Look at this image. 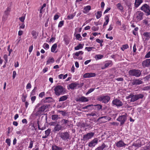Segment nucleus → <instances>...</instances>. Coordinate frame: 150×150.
<instances>
[{
	"instance_id": "nucleus-1",
	"label": "nucleus",
	"mask_w": 150,
	"mask_h": 150,
	"mask_svg": "<svg viewBox=\"0 0 150 150\" xmlns=\"http://www.w3.org/2000/svg\"><path fill=\"white\" fill-rule=\"evenodd\" d=\"M54 90L55 94L57 96L64 94L66 93L67 91L66 89L61 85L56 86L54 88Z\"/></svg>"
},
{
	"instance_id": "nucleus-2",
	"label": "nucleus",
	"mask_w": 150,
	"mask_h": 150,
	"mask_svg": "<svg viewBox=\"0 0 150 150\" xmlns=\"http://www.w3.org/2000/svg\"><path fill=\"white\" fill-rule=\"evenodd\" d=\"M129 75L136 77H139L141 74V71L139 69H132L130 70L128 72Z\"/></svg>"
},
{
	"instance_id": "nucleus-3",
	"label": "nucleus",
	"mask_w": 150,
	"mask_h": 150,
	"mask_svg": "<svg viewBox=\"0 0 150 150\" xmlns=\"http://www.w3.org/2000/svg\"><path fill=\"white\" fill-rule=\"evenodd\" d=\"M140 9L144 11L146 14V15H150V6L146 4H145L141 7Z\"/></svg>"
},
{
	"instance_id": "nucleus-4",
	"label": "nucleus",
	"mask_w": 150,
	"mask_h": 150,
	"mask_svg": "<svg viewBox=\"0 0 150 150\" xmlns=\"http://www.w3.org/2000/svg\"><path fill=\"white\" fill-rule=\"evenodd\" d=\"M127 114L125 113V115L119 116L117 119V120L120 122V126L124 125L127 119Z\"/></svg>"
},
{
	"instance_id": "nucleus-5",
	"label": "nucleus",
	"mask_w": 150,
	"mask_h": 150,
	"mask_svg": "<svg viewBox=\"0 0 150 150\" xmlns=\"http://www.w3.org/2000/svg\"><path fill=\"white\" fill-rule=\"evenodd\" d=\"M110 99V97L109 96H98L97 100L99 101H102V102L105 103H107Z\"/></svg>"
},
{
	"instance_id": "nucleus-6",
	"label": "nucleus",
	"mask_w": 150,
	"mask_h": 150,
	"mask_svg": "<svg viewBox=\"0 0 150 150\" xmlns=\"http://www.w3.org/2000/svg\"><path fill=\"white\" fill-rule=\"evenodd\" d=\"M94 133L93 132H89L83 135L82 140L84 141H87L91 139L93 136Z\"/></svg>"
},
{
	"instance_id": "nucleus-7",
	"label": "nucleus",
	"mask_w": 150,
	"mask_h": 150,
	"mask_svg": "<svg viewBox=\"0 0 150 150\" xmlns=\"http://www.w3.org/2000/svg\"><path fill=\"white\" fill-rule=\"evenodd\" d=\"M58 134L59 135V137L64 140H66L69 139V134L67 132H59Z\"/></svg>"
},
{
	"instance_id": "nucleus-8",
	"label": "nucleus",
	"mask_w": 150,
	"mask_h": 150,
	"mask_svg": "<svg viewBox=\"0 0 150 150\" xmlns=\"http://www.w3.org/2000/svg\"><path fill=\"white\" fill-rule=\"evenodd\" d=\"M44 107L42 106L40 107L38 109L37 111L35 113V115L36 116H39L40 117L41 115L43 114L45 112V110Z\"/></svg>"
},
{
	"instance_id": "nucleus-9",
	"label": "nucleus",
	"mask_w": 150,
	"mask_h": 150,
	"mask_svg": "<svg viewBox=\"0 0 150 150\" xmlns=\"http://www.w3.org/2000/svg\"><path fill=\"white\" fill-rule=\"evenodd\" d=\"M11 10L10 7H8L6 9V10L4 12V15L3 17V20L6 21L8 18V16Z\"/></svg>"
},
{
	"instance_id": "nucleus-10",
	"label": "nucleus",
	"mask_w": 150,
	"mask_h": 150,
	"mask_svg": "<svg viewBox=\"0 0 150 150\" xmlns=\"http://www.w3.org/2000/svg\"><path fill=\"white\" fill-rule=\"evenodd\" d=\"M137 15L136 18L138 21H140L143 19V17L144 13L141 11H137L136 13Z\"/></svg>"
},
{
	"instance_id": "nucleus-11",
	"label": "nucleus",
	"mask_w": 150,
	"mask_h": 150,
	"mask_svg": "<svg viewBox=\"0 0 150 150\" xmlns=\"http://www.w3.org/2000/svg\"><path fill=\"white\" fill-rule=\"evenodd\" d=\"M112 103L117 107L121 106L123 105L122 103L120 100L117 99L113 100L112 101Z\"/></svg>"
},
{
	"instance_id": "nucleus-12",
	"label": "nucleus",
	"mask_w": 150,
	"mask_h": 150,
	"mask_svg": "<svg viewBox=\"0 0 150 150\" xmlns=\"http://www.w3.org/2000/svg\"><path fill=\"white\" fill-rule=\"evenodd\" d=\"M97 138H95L89 143L88 146L90 147H94L98 142Z\"/></svg>"
},
{
	"instance_id": "nucleus-13",
	"label": "nucleus",
	"mask_w": 150,
	"mask_h": 150,
	"mask_svg": "<svg viewBox=\"0 0 150 150\" xmlns=\"http://www.w3.org/2000/svg\"><path fill=\"white\" fill-rule=\"evenodd\" d=\"M142 83L143 82L141 80L136 79L133 80L132 82L131 83V84L132 86H134L139 85Z\"/></svg>"
},
{
	"instance_id": "nucleus-14",
	"label": "nucleus",
	"mask_w": 150,
	"mask_h": 150,
	"mask_svg": "<svg viewBox=\"0 0 150 150\" xmlns=\"http://www.w3.org/2000/svg\"><path fill=\"white\" fill-rule=\"evenodd\" d=\"M96 75V74L94 73H86L83 75V77L84 78H90L94 77Z\"/></svg>"
},
{
	"instance_id": "nucleus-15",
	"label": "nucleus",
	"mask_w": 150,
	"mask_h": 150,
	"mask_svg": "<svg viewBox=\"0 0 150 150\" xmlns=\"http://www.w3.org/2000/svg\"><path fill=\"white\" fill-rule=\"evenodd\" d=\"M126 144H125L123 141L120 140L116 143V146L118 147H125Z\"/></svg>"
},
{
	"instance_id": "nucleus-16",
	"label": "nucleus",
	"mask_w": 150,
	"mask_h": 150,
	"mask_svg": "<svg viewBox=\"0 0 150 150\" xmlns=\"http://www.w3.org/2000/svg\"><path fill=\"white\" fill-rule=\"evenodd\" d=\"M142 145V143L140 140H137L135 142L133 143L132 146H134L135 147L138 148L141 147Z\"/></svg>"
},
{
	"instance_id": "nucleus-17",
	"label": "nucleus",
	"mask_w": 150,
	"mask_h": 150,
	"mask_svg": "<svg viewBox=\"0 0 150 150\" xmlns=\"http://www.w3.org/2000/svg\"><path fill=\"white\" fill-rule=\"evenodd\" d=\"M77 101H81L82 102H88V98L84 96H81L78 99H77L76 100Z\"/></svg>"
},
{
	"instance_id": "nucleus-18",
	"label": "nucleus",
	"mask_w": 150,
	"mask_h": 150,
	"mask_svg": "<svg viewBox=\"0 0 150 150\" xmlns=\"http://www.w3.org/2000/svg\"><path fill=\"white\" fill-rule=\"evenodd\" d=\"M142 64L145 67H148L150 65V59H147L143 62Z\"/></svg>"
},
{
	"instance_id": "nucleus-19",
	"label": "nucleus",
	"mask_w": 150,
	"mask_h": 150,
	"mask_svg": "<svg viewBox=\"0 0 150 150\" xmlns=\"http://www.w3.org/2000/svg\"><path fill=\"white\" fill-rule=\"evenodd\" d=\"M79 85V84L76 83H72L69 85L70 88L74 90L76 88V86Z\"/></svg>"
},
{
	"instance_id": "nucleus-20",
	"label": "nucleus",
	"mask_w": 150,
	"mask_h": 150,
	"mask_svg": "<svg viewBox=\"0 0 150 150\" xmlns=\"http://www.w3.org/2000/svg\"><path fill=\"white\" fill-rule=\"evenodd\" d=\"M53 99L51 97H47L45 98L42 100L43 102L45 103H50L53 101Z\"/></svg>"
},
{
	"instance_id": "nucleus-21",
	"label": "nucleus",
	"mask_w": 150,
	"mask_h": 150,
	"mask_svg": "<svg viewBox=\"0 0 150 150\" xmlns=\"http://www.w3.org/2000/svg\"><path fill=\"white\" fill-rule=\"evenodd\" d=\"M144 97V95L142 94H139L135 95V98L133 101H136L139 99L142 98Z\"/></svg>"
},
{
	"instance_id": "nucleus-22",
	"label": "nucleus",
	"mask_w": 150,
	"mask_h": 150,
	"mask_svg": "<svg viewBox=\"0 0 150 150\" xmlns=\"http://www.w3.org/2000/svg\"><path fill=\"white\" fill-rule=\"evenodd\" d=\"M62 126L60 125L59 124H57L55 127L54 129V132L56 131H59L61 130L62 129Z\"/></svg>"
},
{
	"instance_id": "nucleus-23",
	"label": "nucleus",
	"mask_w": 150,
	"mask_h": 150,
	"mask_svg": "<svg viewBox=\"0 0 150 150\" xmlns=\"http://www.w3.org/2000/svg\"><path fill=\"white\" fill-rule=\"evenodd\" d=\"M143 2V0H135L134 3V6L135 7L137 8Z\"/></svg>"
},
{
	"instance_id": "nucleus-24",
	"label": "nucleus",
	"mask_w": 150,
	"mask_h": 150,
	"mask_svg": "<svg viewBox=\"0 0 150 150\" xmlns=\"http://www.w3.org/2000/svg\"><path fill=\"white\" fill-rule=\"evenodd\" d=\"M143 35L146 38L145 40H148L150 38V33L145 32L143 33Z\"/></svg>"
},
{
	"instance_id": "nucleus-25",
	"label": "nucleus",
	"mask_w": 150,
	"mask_h": 150,
	"mask_svg": "<svg viewBox=\"0 0 150 150\" xmlns=\"http://www.w3.org/2000/svg\"><path fill=\"white\" fill-rule=\"evenodd\" d=\"M91 9V7L90 6H88L85 7L84 8V11L83 12L85 13H87L89 10Z\"/></svg>"
},
{
	"instance_id": "nucleus-26",
	"label": "nucleus",
	"mask_w": 150,
	"mask_h": 150,
	"mask_svg": "<svg viewBox=\"0 0 150 150\" xmlns=\"http://www.w3.org/2000/svg\"><path fill=\"white\" fill-rule=\"evenodd\" d=\"M107 116H102L98 118V120H100V119H103L101 122H106V120L108 119H107Z\"/></svg>"
},
{
	"instance_id": "nucleus-27",
	"label": "nucleus",
	"mask_w": 150,
	"mask_h": 150,
	"mask_svg": "<svg viewBox=\"0 0 150 150\" xmlns=\"http://www.w3.org/2000/svg\"><path fill=\"white\" fill-rule=\"evenodd\" d=\"M52 150H62V148L56 145H53L52 146Z\"/></svg>"
},
{
	"instance_id": "nucleus-28",
	"label": "nucleus",
	"mask_w": 150,
	"mask_h": 150,
	"mask_svg": "<svg viewBox=\"0 0 150 150\" xmlns=\"http://www.w3.org/2000/svg\"><path fill=\"white\" fill-rule=\"evenodd\" d=\"M69 121L66 119H63L61 120V122L62 123V125H65L67 124V126H69L70 125H68V122Z\"/></svg>"
},
{
	"instance_id": "nucleus-29",
	"label": "nucleus",
	"mask_w": 150,
	"mask_h": 150,
	"mask_svg": "<svg viewBox=\"0 0 150 150\" xmlns=\"http://www.w3.org/2000/svg\"><path fill=\"white\" fill-rule=\"evenodd\" d=\"M68 98V97L67 96H63L60 98L59 99V102H61L65 101L67 100Z\"/></svg>"
},
{
	"instance_id": "nucleus-30",
	"label": "nucleus",
	"mask_w": 150,
	"mask_h": 150,
	"mask_svg": "<svg viewBox=\"0 0 150 150\" xmlns=\"http://www.w3.org/2000/svg\"><path fill=\"white\" fill-rule=\"evenodd\" d=\"M106 146V145L104 143H103L101 146L96 148L95 150H103Z\"/></svg>"
},
{
	"instance_id": "nucleus-31",
	"label": "nucleus",
	"mask_w": 150,
	"mask_h": 150,
	"mask_svg": "<svg viewBox=\"0 0 150 150\" xmlns=\"http://www.w3.org/2000/svg\"><path fill=\"white\" fill-rule=\"evenodd\" d=\"M105 21L103 25V27L107 25L109 21V18L108 16H106L105 17Z\"/></svg>"
},
{
	"instance_id": "nucleus-32",
	"label": "nucleus",
	"mask_w": 150,
	"mask_h": 150,
	"mask_svg": "<svg viewBox=\"0 0 150 150\" xmlns=\"http://www.w3.org/2000/svg\"><path fill=\"white\" fill-rule=\"evenodd\" d=\"M57 47V44L56 43L54 44L52 47L51 51L52 52H54L56 50Z\"/></svg>"
},
{
	"instance_id": "nucleus-33",
	"label": "nucleus",
	"mask_w": 150,
	"mask_h": 150,
	"mask_svg": "<svg viewBox=\"0 0 150 150\" xmlns=\"http://www.w3.org/2000/svg\"><path fill=\"white\" fill-rule=\"evenodd\" d=\"M54 62V60L53 57H50L47 62L46 64H48L50 63H53Z\"/></svg>"
},
{
	"instance_id": "nucleus-34",
	"label": "nucleus",
	"mask_w": 150,
	"mask_h": 150,
	"mask_svg": "<svg viewBox=\"0 0 150 150\" xmlns=\"http://www.w3.org/2000/svg\"><path fill=\"white\" fill-rule=\"evenodd\" d=\"M36 34L37 33L35 30H33L32 31L31 34L33 36V38L35 39H36L37 38Z\"/></svg>"
},
{
	"instance_id": "nucleus-35",
	"label": "nucleus",
	"mask_w": 150,
	"mask_h": 150,
	"mask_svg": "<svg viewBox=\"0 0 150 150\" xmlns=\"http://www.w3.org/2000/svg\"><path fill=\"white\" fill-rule=\"evenodd\" d=\"M51 117L52 120H57L58 118V115H52Z\"/></svg>"
},
{
	"instance_id": "nucleus-36",
	"label": "nucleus",
	"mask_w": 150,
	"mask_h": 150,
	"mask_svg": "<svg viewBox=\"0 0 150 150\" xmlns=\"http://www.w3.org/2000/svg\"><path fill=\"white\" fill-rule=\"evenodd\" d=\"M103 57V56L102 55L97 54L95 56V58L96 60L101 59Z\"/></svg>"
},
{
	"instance_id": "nucleus-37",
	"label": "nucleus",
	"mask_w": 150,
	"mask_h": 150,
	"mask_svg": "<svg viewBox=\"0 0 150 150\" xmlns=\"http://www.w3.org/2000/svg\"><path fill=\"white\" fill-rule=\"evenodd\" d=\"M83 47L82 45L81 44H79L78 45L75 47L74 48L75 50H78L80 49H82Z\"/></svg>"
},
{
	"instance_id": "nucleus-38",
	"label": "nucleus",
	"mask_w": 150,
	"mask_h": 150,
	"mask_svg": "<svg viewBox=\"0 0 150 150\" xmlns=\"http://www.w3.org/2000/svg\"><path fill=\"white\" fill-rule=\"evenodd\" d=\"M129 97L130 98H131L130 100V101L132 102H134L135 101H133L134 100V99L135 98V95L132 94V93H131L129 95Z\"/></svg>"
},
{
	"instance_id": "nucleus-39",
	"label": "nucleus",
	"mask_w": 150,
	"mask_h": 150,
	"mask_svg": "<svg viewBox=\"0 0 150 150\" xmlns=\"http://www.w3.org/2000/svg\"><path fill=\"white\" fill-rule=\"evenodd\" d=\"M117 7L120 11L123 10V6L120 3H118L117 5Z\"/></svg>"
},
{
	"instance_id": "nucleus-40",
	"label": "nucleus",
	"mask_w": 150,
	"mask_h": 150,
	"mask_svg": "<svg viewBox=\"0 0 150 150\" xmlns=\"http://www.w3.org/2000/svg\"><path fill=\"white\" fill-rule=\"evenodd\" d=\"M102 12L101 11H98L96 15V17L97 19L100 18L101 16Z\"/></svg>"
},
{
	"instance_id": "nucleus-41",
	"label": "nucleus",
	"mask_w": 150,
	"mask_h": 150,
	"mask_svg": "<svg viewBox=\"0 0 150 150\" xmlns=\"http://www.w3.org/2000/svg\"><path fill=\"white\" fill-rule=\"evenodd\" d=\"M51 129H48L47 130H46L45 131V134L48 137L49 135L50 132H51Z\"/></svg>"
},
{
	"instance_id": "nucleus-42",
	"label": "nucleus",
	"mask_w": 150,
	"mask_h": 150,
	"mask_svg": "<svg viewBox=\"0 0 150 150\" xmlns=\"http://www.w3.org/2000/svg\"><path fill=\"white\" fill-rule=\"evenodd\" d=\"M76 37L77 40H81L82 38L81 37L80 34H77L76 35Z\"/></svg>"
},
{
	"instance_id": "nucleus-43",
	"label": "nucleus",
	"mask_w": 150,
	"mask_h": 150,
	"mask_svg": "<svg viewBox=\"0 0 150 150\" xmlns=\"http://www.w3.org/2000/svg\"><path fill=\"white\" fill-rule=\"evenodd\" d=\"M128 47L129 46L128 45L126 44L124 45H122V47L121 48V49L122 50L124 51L125 49H127Z\"/></svg>"
},
{
	"instance_id": "nucleus-44",
	"label": "nucleus",
	"mask_w": 150,
	"mask_h": 150,
	"mask_svg": "<svg viewBox=\"0 0 150 150\" xmlns=\"http://www.w3.org/2000/svg\"><path fill=\"white\" fill-rule=\"evenodd\" d=\"M83 52L82 51H80L78 52H76L75 53V55L77 57H78L79 54H83Z\"/></svg>"
},
{
	"instance_id": "nucleus-45",
	"label": "nucleus",
	"mask_w": 150,
	"mask_h": 150,
	"mask_svg": "<svg viewBox=\"0 0 150 150\" xmlns=\"http://www.w3.org/2000/svg\"><path fill=\"white\" fill-rule=\"evenodd\" d=\"M95 88H90L88 91L86 93V95H87L89 94L90 93H91L92 92H93Z\"/></svg>"
},
{
	"instance_id": "nucleus-46",
	"label": "nucleus",
	"mask_w": 150,
	"mask_h": 150,
	"mask_svg": "<svg viewBox=\"0 0 150 150\" xmlns=\"http://www.w3.org/2000/svg\"><path fill=\"white\" fill-rule=\"evenodd\" d=\"M34 142V141H33L32 140H31L30 141L29 145L28 147V148L31 149L32 148L33 146V142Z\"/></svg>"
},
{
	"instance_id": "nucleus-47",
	"label": "nucleus",
	"mask_w": 150,
	"mask_h": 150,
	"mask_svg": "<svg viewBox=\"0 0 150 150\" xmlns=\"http://www.w3.org/2000/svg\"><path fill=\"white\" fill-rule=\"evenodd\" d=\"M93 106V104L89 105H87L86 106H85L84 107H83L82 108L83 109H89V107H90L91 106Z\"/></svg>"
},
{
	"instance_id": "nucleus-48",
	"label": "nucleus",
	"mask_w": 150,
	"mask_h": 150,
	"mask_svg": "<svg viewBox=\"0 0 150 150\" xmlns=\"http://www.w3.org/2000/svg\"><path fill=\"white\" fill-rule=\"evenodd\" d=\"M26 15V14H25L24 15V16L21 17H20L19 18V20L22 22H24V20L25 19V16Z\"/></svg>"
},
{
	"instance_id": "nucleus-49",
	"label": "nucleus",
	"mask_w": 150,
	"mask_h": 150,
	"mask_svg": "<svg viewBox=\"0 0 150 150\" xmlns=\"http://www.w3.org/2000/svg\"><path fill=\"white\" fill-rule=\"evenodd\" d=\"M64 21H60L58 25V27H62L64 24Z\"/></svg>"
},
{
	"instance_id": "nucleus-50",
	"label": "nucleus",
	"mask_w": 150,
	"mask_h": 150,
	"mask_svg": "<svg viewBox=\"0 0 150 150\" xmlns=\"http://www.w3.org/2000/svg\"><path fill=\"white\" fill-rule=\"evenodd\" d=\"M91 29L94 31H96L99 29V27L93 26L91 28Z\"/></svg>"
},
{
	"instance_id": "nucleus-51",
	"label": "nucleus",
	"mask_w": 150,
	"mask_h": 150,
	"mask_svg": "<svg viewBox=\"0 0 150 150\" xmlns=\"http://www.w3.org/2000/svg\"><path fill=\"white\" fill-rule=\"evenodd\" d=\"M94 48L91 47H86L85 48V49L88 52L91 51L92 49Z\"/></svg>"
},
{
	"instance_id": "nucleus-52",
	"label": "nucleus",
	"mask_w": 150,
	"mask_h": 150,
	"mask_svg": "<svg viewBox=\"0 0 150 150\" xmlns=\"http://www.w3.org/2000/svg\"><path fill=\"white\" fill-rule=\"evenodd\" d=\"M6 143L8 146H10L11 144V140L9 139H7L6 140Z\"/></svg>"
},
{
	"instance_id": "nucleus-53",
	"label": "nucleus",
	"mask_w": 150,
	"mask_h": 150,
	"mask_svg": "<svg viewBox=\"0 0 150 150\" xmlns=\"http://www.w3.org/2000/svg\"><path fill=\"white\" fill-rule=\"evenodd\" d=\"M87 115L91 116H96V115L95 113L92 112L91 113L88 114H87Z\"/></svg>"
},
{
	"instance_id": "nucleus-54",
	"label": "nucleus",
	"mask_w": 150,
	"mask_h": 150,
	"mask_svg": "<svg viewBox=\"0 0 150 150\" xmlns=\"http://www.w3.org/2000/svg\"><path fill=\"white\" fill-rule=\"evenodd\" d=\"M64 40L65 42V44L66 45H67L69 43V40L67 38H64Z\"/></svg>"
},
{
	"instance_id": "nucleus-55",
	"label": "nucleus",
	"mask_w": 150,
	"mask_h": 150,
	"mask_svg": "<svg viewBox=\"0 0 150 150\" xmlns=\"http://www.w3.org/2000/svg\"><path fill=\"white\" fill-rule=\"evenodd\" d=\"M94 106H97V108L98 110H100L101 109L102 107V105L98 104L95 105Z\"/></svg>"
},
{
	"instance_id": "nucleus-56",
	"label": "nucleus",
	"mask_w": 150,
	"mask_h": 150,
	"mask_svg": "<svg viewBox=\"0 0 150 150\" xmlns=\"http://www.w3.org/2000/svg\"><path fill=\"white\" fill-rule=\"evenodd\" d=\"M31 87V85L30 83H28L27 84L26 88L27 89H30Z\"/></svg>"
},
{
	"instance_id": "nucleus-57",
	"label": "nucleus",
	"mask_w": 150,
	"mask_h": 150,
	"mask_svg": "<svg viewBox=\"0 0 150 150\" xmlns=\"http://www.w3.org/2000/svg\"><path fill=\"white\" fill-rule=\"evenodd\" d=\"M74 16L73 14H71L70 15H69L67 16V18L69 19H70L73 18Z\"/></svg>"
},
{
	"instance_id": "nucleus-58",
	"label": "nucleus",
	"mask_w": 150,
	"mask_h": 150,
	"mask_svg": "<svg viewBox=\"0 0 150 150\" xmlns=\"http://www.w3.org/2000/svg\"><path fill=\"white\" fill-rule=\"evenodd\" d=\"M111 62H109L105 63V67H108L109 66V65L111 64Z\"/></svg>"
},
{
	"instance_id": "nucleus-59",
	"label": "nucleus",
	"mask_w": 150,
	"mask_h": 150,
	"mask_svg": "<svg viewBox=\"0 0 150 150\" xmlns=\"http://www.w3.org/2000/svg\"><path fill=\"white\" fill-rule=\"evenodd\" d=\"M26 96L23 95L22 98V101L23 102H25V98Z\"/></svg>"
},
{
	"instance_id": "nucleus-60",
	"label": "nucleus",
	"mask_w": 150,
	"mask_h": 150,
	"mask_svg": "<svg viewBox=\"0 0 150 150\" xmlns=\"http://www.w3.org/2000/svg\"><path fill=\"white\" fill-rule=\"evenodd\" d=\"M144 149L145 150H150V145H147L144 147Z\"/></svg>"
},
{
	"instance_id": "nucleus-61",
	"label": "nucleus",
	"mask_w": 150,
	"mask_h": 150,
	"mask_svg": "<svg viewBox=\"0 0 150 150\" xmlns=\"http://www.w3.org/2000/svg\"><path fill=\"white\" fill-rule=\"evenodd\" d=\"M96 41L97 42L100 43H103V40H100L99 39H97L96 40Z\"/></svg>"
},
{
	"instance_id": "nucleus-62",
	"label": "nucleus",
	"mask_w": 150,
	"mask_h": 150,
	"mask_svg": "<svg viewBox=\"0 0 150 150\" xmlns=\"http://www.w3.org/2000/svg\"><path fill=\"white\" fill-rule=\"evenodd\" d=\"M145 57L146 58L150 57V51L147 53Z\"/></svg>"
},
{
	"instance_id": "nucleus-63",
	"label": "nucleus",
	"mask_w": 150,
	"mask_h": 150,
	"mask_svg": "<svg viewBox=\"0 0 150 150\" xmlns=\"http://www.w3.org/2000/svg\"><path fill=\"white\" fill-rule=\"evenodd\" d=\"M45 95V93L44 92H42L41 93L39 94V96L41 98H42L43 96Z\"/></svg>"
},
{
	"instance_id": "nucleus-64",
	"label": "nucleus",
	"mask_w": 150,
	"mask_h": 150,
	"mask_svg": "<svg viewBox=\"0 0 150 150\" xmlns=\"http://www.w3.org/2000/svg\"><path fill=\"white\" fill-rule=\"evenodd\" d=\"M59 18V16L58 15L56 14L54 16V19L55 20H57Z\"/></svg>"
}]
</instances>
